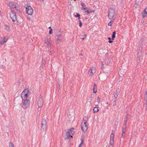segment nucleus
Here are the masks:
<instances>
[{
	"label": "nucleus",
	"instance_id": "nucleus-31",
	"mask_svg": "<svg viewBox=\"0 0 147 147\" xmlns=\"http://www.w3.org/2000/svg\"><path fill=\"white\" fill-rule=\"evenodd\" d=\"M79 26L80 27H81L82 26V24L81 21L80 20H79Z\"/></svg>",
	"mask_w": 147,
	"mask_h": 147
},
{
	"label": "nucleus",
	"instance_id": "nucleus-13",
	"mask_svg": "<svg viewBox=\"0 0 147 147\" xmlns=\"http://www.w3.org/2000/svg\"><path fill=\"white\" fill-rule=\"evenodd\" d=\"M114 135L113 133L111 134L110 135V144L111 146H112L114 144Z\"/></svg>",
	"mask_w": 147,
	"mask_h": 147
},
{
	"label": "nucleus",
	"instance_id": "nucleus-35",
	"mask_svg": "<svg viewBox=\"0 0 147 147\" xmlns=\"http://www.w3.org/2000/svg\"><path fill=\"white\" fill-rule=\"evenodd\" d=\"M109 43H111L113 42V41L112 40H109Z\"/></svg>",
	"mask_w": 147,
	"mask_h": 147
},
{
	"label": "nucleus",
	"instance_id": "nucleus-12",
	"mask_svg": "<svg viewBox=\"0 0 147 147\" xmlns=\"http://www.w3.org/2000/svg\"><path fill=\"white\" fill-rule=\"evenodd\" d=\"M120 91V89L119 88H118L116 89L115 92H113V95L114 96V97H115V100L117 98L119 95Z\"/></svg>",
	"mask_w": 147,
	"mask_h": 147
},
{
	"label": "nucleus",
	"instance_id": "nucleus-23",
	"mask_svg": "<svg viewBox=\"0 0 147 147\" xmlns=\"http://www.w3.org/2000/svg\"><path fill=\"white\" fill-rule=\"evenodd\" d=\"M4 29L5 30H9V28L8 26L5 25L4 27Z\"/></svg>",
	"mask_w": 147,
	"mask_h": 147
},
{
	"label": "nucleus",
	"instance_id": "nucleus-33",
	"mask_svg": "<svg viewBox=\"0 0 147 147\" xmlns=\"http://www.w3.org/2000/svg\"><path fill=\"white\" fill-rule=\"evenodd\" d=\"M97 100L98 102H100V99L99 97H98Z\"/></svg>",
	"mask_w": 147,
	"mask_h": 147
},
{
	"label": "nucleus",
	"instance_id": "nucleus-3",
	"mask_svg": "<svg viewBox=\"0 0 147 147\" xmlns=\"http://www.w3.org/2000/svg\"><path fill=\"white\" fill-rule=\"evenodd\" d=\"M115 10L112 8H110L109 10L108 15V18L110 19H112L115 16Z\"/></svg>",
	"mask_w": 147,
	"mask_h": 147
},
{
	"label": "nucleus",
	"instance_id": "nucleus-5",
	"mask_svg": "<svg viewBox=\"0 0 147 147\" xmlns=\"http://www.w3.org/2000/svg\"><path fill=\"white\" fill-rule=\"evenodd\" d=\"M28 89H25L22 93L21 97L22 99L24 100L27 98L28 97Z\"/></svg>",
	"mask_w": 147,
	"mask_h": 147
},
{
	"label": "nucleus",
	"instance_id": "nucleus-40",
	"mask_svg": "<svg viewBox=\"0 0 147 147\" xmlns=\"http://www.w3.org/2000/svg\"><path fill=\"white\" fill-rule=\"evenodd\" d=\"M126 122H127V120H126L125 121V123H126Z\"/></svg>",
	"mask_w": 147,
	"mask_h": 147
},
{
	"label": "nucleus",
	"instance_id": "nucleus-29",
	"mask_svg": "<svg viewBox=\"0 0 147 147\" xmlns=\"http://www.w3.org/2000/svg\"><path fill=\"white\" fill-rule=\"evenodd\" d=\"M9 146L10 147H13L14 145H13V143L12 142H10L9 143Z\"/></svg>",
	"mask_w": 147,
	"mask_h": 147
},
{
	"label": "nucleus",
	"instance_id": "nucleus-26",
	"mask_svg": "<svg viewBox=\"0 0 147 147\" xmlns=\"http://www.w3.org/2000/svg\"><path fill=\"white\" fill-rule=\"evenodd\" d=\"M75 16L76 17H78V19H79L80 18V15L78 13H76V15H75Z\"/></svg>",
	"mask_w": 147,
	"mask_h": 147
},
{
	"label": "nucleus",
	"instance_id": "nucleus-1",
	"mask_svg": "<svg viewBox=\"0 0 147 147\" xmlns=\"http://www.w3.org/2000/svg\"><path fill=\"white\" fill-rule=\"evenodd\" d=\"M88 118L86 117L83 119L81 124V127L82 131L84 132L86 131L88 129V125H87Z\"/></svg>",
	"mask_w": 147,
	"mask_h": 147
},
{
	"label": "nucleus",
	"instance_id": "nucleus-21",
	"mask_svg": "<svg viewBox=\"0 0 147 147\" xmlns=\"http://www.w3.org/2000/svg\"><path fill=\"white\" fill-rule=\"evenodd\" d=\"M41 126H47V122L45 119H43L42 120Z\"/></svg>",
	"mask_w": 147,
	"mask_h": 147
},
{
	"label": "nucleus",
	"instance_id": "nucleus-15",
	"mask_svg": "<svg viewBox=\"0 0 147 147\" xmlns=\"http://www.w3.org/2000/svg\"><path fill=\"white\" fill-rule=\"evenodd\" d=\"M43 104V99L40 98L39 99L38 101V105L39 107H41Z\"/></svg>",
	"mask_w": 147,
	"mask_h": 147
},
{
	"label": "nucleus",
	"instance_id": "nucleus-14",
	"mask_svg": "<svg viewBox=\"0 0 147 147\" xmlns=\"http://www.w3.org/2000/svg\"><path fill=\"white\" fill-rule=\"evenodd\" d=\"M141 15L143 18H144L147 15V7L142 12Z\"/></svg>",
	"mask_w": 147,
	"mask_h": 147
},
{
	"label": "nucleus",
	"instance_id": "nucleus-42",
	"mask_svg": "<svg viewBox=\"0 0 147 147\" xmlns=\"http://www.w3.org/2000/svg\"><path fill=\"white\" fill-rule=\"evenodd\" d=\"M135 7L136 8H137V7H136V6H135Z\"/></svg>",
	"mask_w": 147,
	"mask_h": 147
},
{
	"label": "nucleus",
	"instance_id": "nucleus-34",
	"mask_svg": "<svg viewBox=\"0 0 147 147\" xmlns=\"http://www.w3.org/2000/svg\"><path fill=\"white\" fill-rule=\"evenodd\" d=\"M125 137V135L124 134H123V133H122V136H121V138H124Z\"/></svg>",
	"mask_w": 147,
	"mask_h": 147
},
{
	"label": "nucleus",
	"instance_id": "nucleus-38",
	"mask_svg": "<svg viewBox=\"0 0 147 147\" xmlns=\"http://www.w3.org/2000/svg\"><path fill=\"white\" fill-rule=\"evenodd\" d=\"M49 29L50 30H51V29H52L51 28V27H49Z\"/></svg>",
	"mask_w": 147,
	"mask_h": 147
},
{
	"label": "nucleus",
	"instance_id": "nucleus-27",
	"mask_svg": "<svg viewBox=\"0 0 147 147\" xmlns=\"http://www.w3.org/2000/svg\"><path fill=\"white\" fill-rule=\"evenodd\" d=\"M113 23V21L112 20H111L108 23V26H111L112 24Z\"/></svg>",
	"mask_w": 147,
	"mask_h": 147
},
{
	"label": "nucleus",
	"instance_id": "nucleus-32",
	"mask_svg": "<svg viewBox=\"0 0 147 147\" xmlns=\"http://www.w3.org/2000/svg\"><path fill=\"white\" fill-rule=\"evenodd\" d=\"M81 5L82 7H84L85 6V5L83 3H81Z\"/></svg>",
	"mask_w": 147,
	"mask_h": 147
},
{
	"label": "nucleus",
	"instance_id": "nucleus-17",
	"mask_svg": "<svg viewBox=\"0 0 147 147\" xmlns=\"http://www.w3.org/2000/svg\"><path fill=\"white\" fill-rule=\"evenodd\" d=\"M81 9L82 10H84L85 11L88 13H90L94 12V11H89L88 10V8L87 7H82Z\"/></svg>",
	"mask_w": 147,
	"mask_h": 147
},
{
	"label": "nucleus",
	"instance_id": "nucleus-28",
	"mask_svg": "<svg viewBox=\"0 0 147 147\" xmlns=\"http://www.w3.org/2000/svg\"><path fill=\"white\" fill-rule=\"evenodd\" d=\"M81 141H82L81 143V144H80V145H79V147H81V146H82V144H83V142H84L83 139H81Z\"/></svg>",
	"mask_w": 147,
	"mask_h": 147
},
{
	"label": "nucleus",
	"instance_id": "nucleus-37",
	"mask_svg": "<svg viewBox=\"0 0 147 147\" xmlns=\"http://www.w3.org/2000/svg\"><path fill=\"white\" fill-rule=\"evenodd\" d=\"M108 39L109 40H111V38L110 37H109L108 38Z\"/></svg>",
	"mask_w": 147,
	"mask_h": 147
},
{
	"label": "nucleus",
	"instance_id": "nucleus-7",
	"mask_svg": "<svg viewBox=\"0 0 147 147\" xmlns=\"http://www.w3.org/2000/svg\"><path fill=\"white\" fill-rule=\"evenodd\" d=\"M10 16L13 21L15 22L16 21H18L17 19L16 12L13 11H11L10 13Z\"/></svg>",
	"mask_w": 147,
	"mask_h": 147
},
{
	"label": "nucleus",
	"instance_id": "nucleus-44",
	"mask_svg": "<svg viewBox=\"0 0 147 147\" xmlns=\"http://www.w3.org/2000/svg\"><path fill=\"white\" fill-rule=\"evenodd\" d=\"M76 0H74V1H76Z\"/></svg>",
	"mask_w": 147,
	"mask_h": 147
},
{
	"label": "nucleus",
	"instance_id": "nucleus-2",
	"mask_svg": "<svg viewBox=\"0 0 147 147\" xmlns=\"http://www.w3.org/2000/svg\"><path fill=\"white\" fill-rule=\"evenodd\" d=\"M74 133V129L72 128L67 130L66 131V134L67 137L72 138V136Z\"/></svg>",
	"mask_w": 147,
	"mask_h": 147
},
{
	"label": "nucleus",
	"instance_id": "nucleus-20",
	"mask_svg": "<svg viewBox=\"0 0 147 147\" xmlns=\"http://www.w3.org/2000/svg\"><path fill=\"white\" fill-rule=\"evenodd\" d=\"M93 92L94 93H96L97 92V86L95 84L93 88Z\"/></svg>",
	"mask_w": 147,
	"mask_h": 147
},
{
	"label": "nucleus",
	"instance_id": "nucleus-30",
	"mask_svg": "<svg viewBox=\"0 0 147 147\" xmlns=\"http://www.w3.org/2000/svg\"><path fill=\"white\" fill-rule=\"evenodd\" d=\"M53 30L52 29H51V30H50L49 31V33L51 34H52L53 33Z\"/></svg>",
	"mask_w": 147,
	"mask_h": 147
},
{
	"label": "nucleus",
	"instance_id": "nucleus-8",
	"mask_svg": "<svg viewBox=\"0 0 147 147\" xmlns=\"http://www.w3.org/2000/svg\"><path fill=\"white\" fill-rule=\"evenodd\" d=\"M95 72V69L94 67H92L88 72V75L90 76H93Z\"/></svg>",
	"mask_w": 147,
	"mask_h": 147
},
{
	"label": "nucleus",
	"instance_id": "nucleus-4",
	"mask_svg": "<svg viewBox=\"0 0 147 147\" xmlns=\"http://www.w3.org/2000/svg\"><path fill=\"white\" fill-rule=\"evenodd\" d=\"M44 43L47 46L50 47L51 46L50 38L48 37H46L44 40Z\"/></svg>",
	"mask_w": 147,
	"mask_h": 147
},
{
	"label": "nucleus",
	"instance_id": "nucleus-11",
	"mask_svg": "<svg viewBox=\"0 0 147 147\" xmlns=\"http://www.w3.org/2000/svg\"><path fill=\"white\" fill-rule=\"evenodd\" d=\"M8 38L5 36H3L0 38V45H3L4 43L6 42Z\"/></svg>",
	"mask_w": 147,
	"mask_h": 147
},
{
	"label": "nucleus",
	"instance_id": "nucleus-18",
	"mask_svg": "<svg viewBox=\"0 0 147 147\" xmlns=\"http://www.w3.org/2000/svg\"><path fill=\"white\" fill-rule=\"evenodd\" d=\"M47 126H41V130L44 132H45L47 130Z\"/></svg>",
	"mask_w": 147,
	"mask_h": 147
},
{
	"label": "nucleus",
	"instance_id": "nucleus-41",
	"mask_svg": "<svg viewBox=\"0 0 147 147\" xmlns=\"http://www.w3.org/2000/svg\"><path fill=\"white\" fill-rule=\"evenodd\" d=\"M84 38H82V39L83 40H84Z\"/></svg>",
	"mask_w": 147,
	"mask_h": 147
},
{
	"label": "nucleus",
	"instance_id": "nucleus-19",
	"mask_svg": "<svg viewBox=\"0 0 147 147\" xmlns=\"http://www.w3.org/2000/svg\"><path fill=\"white\" fill-rule=\"evenodd\" d=\"M144 98L145 100H146V107H147V90H146L145 95L144 96Z\"/></svg>",
	"mask_w": 147,
	"mask_h": 147
},
{
	"label": "nucleus",
	"instance_id": "nucleus-36",
	"mask_svg": "<svg viewBox=\"0 0 147 147\" xmlns=\"http://www.w3.org/2000/svg\"><path fill=\"white\" fill-rule=\"evenodd\" d=\"M38 1H39L41 2H42L44 1V0H38Z\"/></svg>",
	"mask_w": 147,
	"mask_h": 147
},
{
	"label": "nucleus",
	"instance_id": "nucleus-10",
	"mask_svg": "<svg viewBox=\"0 0 147 147\" xmlns=\"http://www.w3.org/2000/svg\"><path fill=\"white\" fill-rule=\"evenodd\" d=\"M30 104V101L27 100H24L22 104V107L24 108H26L28 107Z\"/></svg>",
	"mask_w": 147,
	"mask_h": 147
},
{
	"label": "nucleus",
	"instance_id": "nucleus-24",
	"mask_svg": "<svg viewBox=\"0 0 147 147\" xmlns=\"http://www.w3.org/2000/svg\"><path fill=\"white\" fill-rule=\"evenodd\" d=\"M116 34V32L114 31L113 32V34L112 35V39L113 40L115 37V34Z\"/></svg>",
	"mask_w": 147,
	"mask_h": 147
},
{
	"label": "nucleus",
	"instance_id": "nucleus-6",
	"mask_svg": "<svg viewBox=\"0 0 147 147\" xmlns=\"http://www.w3.org/2000/svg\"><path fill=\"white\" fill-rule=\"evenodd\" d=\"M8 5L10 8H14L18 11L20 10L19 7L18 6H16V5L13 2H9L8 3Z\"/></svg>",
	"mask_w": 147,
	"mask_h": 147
},
{
	"label": "nucleus",
	"instance_id": "nucleus-9",
	"mask_svg": "<svg viewBox=\"0 0 147 147\" xmlns=\"http://www.w3.org/2000/svg\"><path fill=\"white\" fill-rule=\"evenodd\" d=\"M26 9L27 13L29 15H32L33 11V9L32 7L30 6H27Z\"/></svg>",
	"mask_w": 147,
	"mask_h": 147
},
{
	"label": "nucleus",
	"instance_id": "nucleus-25",
	"mask_svg": "<svg viewBox=\"0 0 147 147\" xmlns=\"http://www.w3.org/2000/svg\"><path fill=\"white\" fill-rule=\"evenodd\" d=\"M126 131V126L125 125L124 127L122 129V133L124 134L125 132Z\"/></svg>",
	"mask_w": 147,
	"mask_h": 147
},
{
	"label": "nucleus",
	"instance_id": "nucleus-43",
	"mask_svg": "<svg viewBox=\"0 0 147 147\" xmlns=\"http://www.w3.org/2000/svg\"><path fill=\"white\" fill-rule=\"evenodd\" d=\"M86 19H87V17H86Z\"/></svg>",
	"mask_w": 147,
	"mask_h": 147
},
{
	"label": "nucleus",
	"instance_id": "nucleus-39",
	"mask_svg": "<svg viewBox=\"0 0 147 147\" xmlns=\"http://www.w3.org/2000/svg\"><path fill=\"white\" fill-rule=\"evenodd\" d=\"M106 104H108V102H107L106 103Z\"/></svg>",
	"mask_w": 147,
	"mask_h": 147
},
{
	"label": "nucleus",
	"instance_id": "nucleus-16",
	"mask_svg": "<svg viewBox=\"0 0 147 147\" xmlns=\"http://www.w3.org/2000/svg\"><path fill=\"white\" fill-rule=\"evenodd\" d=\"M57 40L58 42H60L62 40V36L61 34H59L57 36Z\"/></svg>",
	"mask_w": 147,
	"mask_h": 147
},
{
	"label": "nucleus",
	"instance_id": "nucleus-22",
	"mask_svg": "<svg viewBox=\"0 0 147 147\" xmlns=\"http://www.w3.org/2000/svg\"><path fill=\"white\" fill-rule=\"evenodd\" d=\"M93 112L94 113L97 112L99 111V109L96 107H94L93 109Z\"/></svg>",
	"mask_w": 147,
	"mask_h": 147
}]
</instances>
